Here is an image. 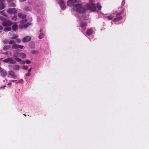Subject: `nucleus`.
Here are the masks:
<instances>
[{
    "label": "nucleus",
    "instance_id": "nucleus-1",
    "mask_svg": "<svg viewBox=\"0 0 149 149\" xmlns=\"http://www.w3.org/2000/svg\"><path fill=\"white\" fill-rule=\"evenodd\" d=\"M93 0H89L91 4H88L85 6V8L83 7L80 4L77 3V0H68L67 2L68 5L69 6H72L73 9L78 13H84L86 9H90L92 11L95 10L96 7L93 3Z\"/></svg>",
    "mask_w": 149,
    "mask_h": 149
},
{
    "label": "nucleus",
    "instance_id": "nucleus-2",
    "mask_svg": "<svg viewBox=\"0 0 149 149\" xmlns=\"http://www.w3.org/2000/svg\"><path fill=\"white\" fill-rule=\"evenodd\" d=\"M12 24V22L11 21L6 19L3 21L2 23V25L4 26H9Z\"/></svg>",
    "mask_w": 149,
    "mask_h": 149
},
{
    "label": "nucleus",
    "instance_id": "nucleus-3",
    "mask_svg": "<svg viewBox=\"0 0 149 149\" xmlns=\"http://www.w3.org/2000/svg\"><path fill=\"white\" fill-rule=\"evenodd\" d=\"M3 61L5 63L9 62L10 63L12 64H15L16 63L15 60L10 58H7L3 60Z\"/></svg>",
    "mask_w": 149,
    "mask_h": 149
},
{
    "label": "nucleus",
    "instance_id": "nucleus-4",
    "mask_svg": "<svg viewBox=\"0 0 149 149\" xmlns=\"http://www.w3.org/2000/svg\"><path fill=\"white\" fill-rule=\"evenodd\" d=\"M31 24L30 22H28L25 24H20L19 26V28L20 29H22L24 28H26Z\"/></svg>",
    "mask_w": 149,
    "mask_h": 149
},
{
    "label": "nucleus",
    "instance_id": "nucleus-5",
    "mask_svg": "<svg viewBox=\"0 0 149 149\" xmlns=\"http://www.w3.org/2000/svg\"><path fill=\"white\" fill-rule=\"evenodd\" d=\"M23 47V45H18L15 43H13L12 46V48L14 49H16L18 48L22 49Z\"/></svg>",
    "mask_w": 149,
    "mask_h": 149
},
{
    "label": "nucleus",
    "instance_id": "nucleus-6",
    "mask_svg": "<svg viewBox=\"0 0 149 149\" xmlns=\"http://www.w3.org/2000/svg\"><path fill=\"white\" fill-rule=\"evenodd\" d=\"M7 12L9 14H13L17 13V10L14 8H10L8 9Z\"/></svg>",
    "mask_w": 149,
    "mask_h": 149
},
{
    "label": "nucleus",
    "instance_id": "nucleus-7",
    "mask_svg": "<svg viewBox=\"0 0 149 149\" xmlns=\"http://www.w3.org/2000/svg\"><path fill=\"white\" fill-rule=\"evenodd\" d=\"M9 75L13 79L17 78V77L15 74L14 72L12 70H10L8 72Z\"/></svg>",
    "mask_w": 149,
    "mask_h": 149
},
{
    "label": "nucleus",
    "instance_id": "nucleus-8",
    "mask_svg": "<svg viewBox=\"0 0 149 149\" xmlns=\"http://www.w3.org/2000/svg\"><path fill=\"white\" fill-rule=\"evenodd\" d=\"M58 4L60 5L62 9L64 10L65 8V6L63 0H60Z\"/></svg>",
    "mask_w": 149,
    "mask_h": 149
},
{
    "label": "nucleus",
    "instance_id": "nucleus-9",
    "mask_svg": "<svg viewBox=\"0 0 149 149\" xmlns=\"http://www.w3.org/2000/svg\"><path fill=\"white\" fill-rule=\"evenodd\" d=\"M123 13V12H121L120 13H118L116 15V17H117L113 19V20L114 21H119L120 20L122 19V17L121 16L118 17V16H119L122 13Z\"/></svg>",
    "mask_w": 149,
    "mask_h": 149
},
{
    "label": "nucleus",
    "instance_id": "nucleus-10",
    "mask_svg": "<svg viewBox=\"0 0 149 149\" xmlns=\"http://www.w3.org/2000/svg\"><path fill=\"white\" fill-rule=\"evenodd\" d=\"M31 39V37L30 36H26L23 38L22 40L23 42H26L30 41Z\"/></svg>",
    "mask_w": 149,
    "mask_h": 149
},
{
    "label": "nucleus",
    "instance_id": "nucleus-11",
    "mask_svg": "<svg viewBox=\"0 0 149 149\" xmlns=\"http://www.w3.org/2000/svg\"><path fill=\"white\" fill-rule=\"evenodd\" d=\"M17 54H18L19 57L22 58H24L26 57V54L24 53H17Z\"/></svg>",
    "mask_w": 149,
    "mask_h": 149
},
{
    "label": "nucleus",
    "instance_id": "nucleus-12",
    "mask_svg": "<svg viewBox=\"0 0 149 149\" xmlns=\"http://www.w3.org/2000/svg\"><path fill=\"white\" fill-rule=\"evenodd\" d=\"M0 72L1 75L3 77L6 76L7 75V72L4 70H1Z\"/></svg>",
    "mask_w": 149,
    "mask_h": 149
},
{
    "label": "nucleus",
    "instance_id": "nucleus-13",
    "mask_svg": "<svg viewBox=\"0 0 149 149\" xmlns=\"http://www.w3.org/2000/svg\"><path fill=\"white\" fill-rule=\"evenodd\" d=\"M18 15L19 18H24L26 17V16L25 15L20 13H18Z\"/></svg>",
    "mask_w": 149,
    "mask_h": 149
},
{
    "label": "nucleus",
    "instance_id": "nucleus-14",
    "mask_svg": "<svg viewBox=\"0 0 149 149\" xmlns=\"http://www.w3.org/2000/svg\"><path fill=\"white\" fill-rule=\"evenodd\" d=\"M29 46L31 48H35V43L33 41H31L29 43Z\"/></svg>",
    "mask_w": 149,
    "mask_h": 149
},
{
    "label": "nucleus",
    "instance_id": "nucleus-15",
    "mask_svg": "<svg viewBox=\"0 0 149 149\" xmlns=\"http://www.w3.org/2000/svg\"><path fill=\"white\" fill-rule=\"evenodd\" d=\"M20 66L18 65H15L13 66V69L15 70H18Z\"/></svg>",
    "mask_w": 149,
    "mask_h": 149
},
{
    "label": "nucleus",
    "instance_id": "nucleus-16",
    "mask_svg": "<svg viewBox=\"0 0 149 149\" xmlns=\"http://www.w3.org/2000/svg\"><path fill=\"white\" fill-rule=\"evenodd\" d=\"M17 25L16 24H15L12 25V28L13 31H16L17 28Z\"/></svg>",
    "mask_w": 149,
    "mask_h": 149
},
{
    "label": "nucleus",
    "instance_id": "nucleus-17",
    "mask_svg": "<svg viewBox=\"0 0 149 149\" xmlns=\"http://www.w3.org/2000/svg\"><path fill=\"white\" fill-rule=\"evenodd\" d=\"M5 8V5L2 2H0V10L3 9Z\"/></svg>",
    "mask_w": 149,
    "mask_h": 149
},
{
    "label": "nucleus",
    "instance_id": "nucleus-18",
    "mask_svg": "<svg viewBox=\"0 0 149 149\" xmlns=\"http://www.w3.org/2000/svg\"><path fill=\"white\" fill-rule=\"evenodd\" d=\"M40 34L39 36L38 37H39V38H40V39H42V38H43V37L44 36V35L42 33V30H40Z\"/></svg>",
    "mask_w": 149,
    "mask_h": 149
},
{
    "label": "nucleus",
    "instance_id": "nucleus-19",
    "mask_svg": "<svg viewBox=\"0 0 149 149\" xmlns=\"http://www.w3.org/2000/svg\"><path fill=\"white\" fill-rule=\"evenodd\" d=\"M10 46L9 45H5L3 47V49L5 51L7 50L10 48Z\"/></svg>",
    "mask_w": 149,
    "mask_h": 149
},
{
    "label": "nucleus",
    "instance_id": "nucleus-20",
    "mask_svg": "<svg viewBox=\"0 0 149 149\" xmlns=\"http://www.w3.org/2000/svg\"><path fill=\"white\" fill-rule=\"evenodd\" d=\"M80 26L82 28H84L86 25V23L85 22H81L80 24Z\"/></svg>",
    "mask_w": 149,
    "mask_h": 149
},
{
    "label": "nucleus",
    "instance_id": "nucleus-21",
    "mask_svg": "<svg viewBox=\"0 0 149 149\" xmlns=\"http://www.w3.org/2000/svg\"><path fill=\"white\" fill-rule=\"evenodd\" d=\"M92 33V31L91 29H89L87 30L86 32V33L87 35H91Z\"/></svg>",
    "mask_w": 149,
    "mask_h": 149
},
{
    "label": "nucleus",
    "instance_id": "nucleus-22",
    "mask_svg": "<svg viewBox=\"0 0 149 149\" xmlns=\"http://www.w3.org/2000/svg\"><path fill=\"white\" fill-rule=\"evenodd\" d=\"M24 9L25 11H28L31 10V8L29 7L26 6L24 8Z\"/></svg>",
    "mask_w": 149,
    "mask_h": 149
},
{
    "label": "nucleus",
    "instance_id": "nucleus-23",
    "mask_svg": "<svg viewBox=\"0 0 149 149\" xmlns=\"http://www.w3.org/2000/svg\"><path fill=\"white\" fill-rule=\"evenodd\" d=\"M11 30L10 28L6 27L4 29V30L5 32L10 31Z\"/></svg>",
    "mask_w": 149,
    "mask_h": 149
},
{
    "label": "nucleus",
    "instance_id": "nucleus-24",
    "mask_svg": "<svg viewBox=\"0 0 149 149\" xmlns=\"http://www.w3.org/2000/svg\"><path fill=\"white\" fill-rule=\"evenodd\" d=\"M22 68L23 70H26L28 69V67L26 65H22Z\"/></svg>",
    "mask_w": 149,
    "mask_h": 149
},
{
    "label": "nucleus",
    "instance_id": "nucleus-25",
    "mask_svg": "<svg viewBox=\"0 0 149 149\" xmlns=\"http://www.w3.org/2000/svg\"><path fill=\"white\" fill-rule=\"evenodd\" d=\"M15 6V4L13 3H9V7H14Z\"/></svg>",
    "mask_w": 149,
    "mask_h": 149
},
{
    "label": "nucleus",
    "instance_id": "nucleus-26",
    "mask_svg": "<svg viewBox=\"0 0 149 149\" xmlns=\"http://www.w3.org/2000/svg\"><path fill=\"white\" fill-rule=\"evenodd\" d=\"M19 53L18 52H16L14 53L13 56L15 58L16 57H17L19 55L18 54H17V53Z\"/></svg>",
    "mask_w": 149,
    "mask_h": 149
},
{
    "label": "nucleus",
    "instance_id": "nucleus-27",
    "mask_svg": "<svg viewBox=\"0 0 149 149\" xmlns=\"http://www.w3.org/2000/svg\"><path fill=\"white\" fill-rule=\"evenodd\" d=\"M27 21V19H23L20 22V23L21 24H24L26 23Z\"/></svg>",
    "mask_w": 149,
    "mask_h": 149
},
{
    "label": "nucleus",
    "instance_id": "nucleus-28",
    "mask_svg": "<svg viewBox=\"0 0 149 149\" xmlns=\"http://www.w3.org/2000/svg\"><path fill=\"white\" fill-rule=\"evenodd\" d=\"M31 53L32 54H37L38 53V51L36 50H33L31 51Z\"/></svg>",
    "mask_w": 149,
    "mask_h": 149
},
{
    "label": "nucleus",
    "instance_id": "nucleus-29",
    "mask_svg": "<svg viewBox=\"0 0 149 149\" xmlns=\"http://www.w3.org/2000/svg\"><path fill=\"white\" fill-rule=\"evenodd\" d=\"M18 37V36L17 35H15V34H13V36L11 38V39H15V38H17Z\"/></svg>",
    "mask_w": 149,
    "mask_h": 149
},
{
    "label": "nucleus",
    "instance_id": "nucleus-30",
    "mask_svg": "<svg viewBox=\"0 0 149 149\" xmlns=\"http://www.w3.org/2000/svg\"><path fill=\"white\" fill-rule=\"evenodd\" d=\"M15 59L17 62H21L22 61V60L17 57H16L15 58Z\"/></svg>",
    "mask_w": 149,
    "mask_h": 149
},
{
    "label": "nucleus",
    "instance_id": "nucleus-31",
    "mask_svg": "<svg viewBox=\"0 0 149 149\" xmlns=\"http://www.w3.org/2000/svg\"><path fill=\"white\" fill-rule=\"evenodd\" d=\"M3 42L4 43L6 44L8 43H9V40L6 39H5L3 41Z\"/></svg>",
    "mask_w": 149,
    "mask_h": 149
},
{
    "label": "nucleus",
    "instance_id": "nucleus-32",
    "mask_svg": "<svg viewBox=\"0 0 149 149\" xmlns=\"http://www.w3.org/2000/svg\"><path fill=\"white\" fill-rule=\"evenodd\" d=\"M113 17L111 15L108 16L107 17V19L109 20L111 19Z\"/></svg>",
    "mask_w": 149,
    "mask_h": 149
},
{
    "label": "nucleus",
    "instance_id": "nucleus-33",
    "mask_svg": "<svg viewBox=\"0 0 149 149\" xmlns=\"http://www.w3.org/2000/svg\"><path fill=\"white\" fill-rule=\"evenodd\" d=\"M97 8L99 9V10H100L101 9V6H100V4L98 3H97Z\"/></svg>",
    "mask_w": 149,
    "mask_h": 149
},
{
    "label": "nucleus",
    "instance_id": "nucleus-34",
    "mask_svg": "<svg viewBox=\"0 0 149 149\" xmlns=\"http://www.w3.org/2000/svg\"><path fill=\"white\" fill-rule=\"evenodd\" d=\"M15 41L14 40H10L9 41V44H13L15 43Z\"/></svg>",
    "mask_w": 149,
    "mask_h": 149
},
{
    "label": "nucleus",
    "instance_id": "nucleus-35",
    "mask_svg": "<svg viewBox=\"0 0 149 149\" xmlns=\"http://www.w3.org/2000/svg\"><path fill=\"white\" fill-rule=\"evenodd\" d=\"M11 19L12 20H13L14 21H15L17 19V17L16 16H14Z\"/></svg>",
    "mask_w": 149,
    "mask_h": 149
},
{
    "label": "nucleus",
    "instance_id": "nucleus-36",
    "mask_svg": "<svg viewBox=\"0 0 149 149\" xmlns=\"http://www.w3.org/2000/svg\"><path fill=\"white\" fill-rule=\"evenodd\" d=\"M6 19L4 18L2 16H0V20L2 21H4Z\"/></svg>",
    "mask_w": 149,
    "mask_h": 149
},
{
    "label": "nucleus",
    "instance_id": "nucleus-37",
    "mask_svg": "<svg viewBox=\"0 0 149 149\" xmlns=\"http://www.w3.org/2000/svg\"><path fill=\"white\" fill-rule=\"evenodd\" d=\"M23 81V80L22 79H20L16 83H21Z\"/></svg>",
    "mask_w": 149,
    "mask_h": 149
},
{
    "label": "nucleus",
    "instance_id": "nucleus-38",
    "mask_svg": "<svg viewBox=\"0 0 149 149\" xmlns=\"http://www.w3.org/2000/svg\"><path fill=\"white\" fill-rule=\"evenodd\" d=\"M16 41L17 43H19L21 42V40L19 38H17L16 39Z\"/></svg>",
    "mask_w": 149,
    "mask_h": 149
},
{
    "label": "nucleus",
    "instance_id": "nucleus-39",
    "mask_svg": "<svg viewBox=\"0 0 149 149\" xmlns=\"http://www.w3.org/2000/svg\"><path fill=\"white\" fill-rule=\"evenodd\" d=\"M25 61H21L20 63L21 64H24L25 63Z\"/></svg>",
    "mask_w": 149,
    "mask_h": 149
},
{
    "label": "nucleus",
    "instance_id": "nucleus-40",
    "mask_svg": "<svg viewBox=\"0 0 149 149\" xmlns=\"http://www.w3.org/2000/svg\"><path fill=\"white\" fill-rule=\"evenodd\" d=\"M27 64H30L31 63V61L29 60H27L25 61Z\"/></svg>",
    "mask_w": 149,
    "mask_h": 149
},
{
    "label": "nucleus",
    "instance_id": "nucleus-41",
    "mask_svg": "<svg viewBox=\"0 0 149 149\" xmlns=\"http://www.w3.org/2000/svg\"><path fill=\"white\" fill-rule=\"evenodd\" d=\"M26 76H29L30 75V73L28 72V73H27V74H26Z\"/></svg>",
    "mask_w": 149,
    "mask_h": 149
},
{
    "label": "nucleus",
    "instance_id": "nucleus-42",
    "mask_svg": "<svg viewBox=\"0 0 149 149\" xmlns=\"http://www.w3.org/2000/svg\"><path fill=\"white\" fill-rule=\"evenodd\" d=\"M125 3V1L124 0H123V1H122V4L123 5Z\"/></svg>",
    "mask_w": 149,
    "mask_h": 149
},
{
    "label": "nucleus",
    "instance_id": "nucleus-43",
    "mask_svg": "<svg viewBox=\"0 0 149 149\" xmlns=\"http://www.w3.org/2000/svg\"><path fill=\"white\" fill-rule=\"evenodd\" d=\"M32 69V68H30L28 70V72L30 73V72L31 71Z\"/></svg>",
    "mask_w": 149,
    "mask_h": 149
},
{
    "label": "nucleus",
    "instance_id": "nucleus-44",
    "mask_svg": "<svg viewBox=\"0 0 149 149\" xmlns=\"http://www.w3.org/2000/svg\"><path fill=\"white\" fill-rule=\"evenodd\" d=\"M3 29V27L1 26H0V30H2Z\"/></svg>",
    "mask_w": 149,
    "mask_h": 149
},
{
    "label": "nucleus",
    "instance_id": "nucleus-45",
    "mask_svg": "<svg viewBox=\"0 0 149 149\" xmlns=\"http://www.w3.org/2000/svg\"><path fill=\"white\" fill-rule=\"evenodd\" d=\"M26 0H19V1H20L21 2H24V1H25Z\"/></svg>",
    "mask_w": 149,
    "mask_h": 149
},
{
    "label": "nucleus",
    "instance_id": "nucleus-46",
    "mask_svg": "<svg viewBox=\"0 0 149 149\" xmlns=\"http://www.w3.org/2000/svg\"><path fill=\"white\" fill-rule=\"evenodd\" d=\"M16 81V80H11V82H12L15 81Z\"/></svg>",
    "mask_w": 149,
    "mask_h": 149
},
{
    "label": "nucleus",
    "instance_id": "nucleus-47",
    "mask_svg": "<svg viewBox=\"0 0 149 149\" xmlns=\"http://www.w3.org/2000/svg\"><path fill=\"white\" fill-rule=\"evenodd\" d=\"M5 87V86H3L1 87V88H2L3 89V88H4Z\"/></svg>",
    "mask_w": 149,
    "mask_h": 149
},
{
    "label": "nucleus",
    "instance_id": "nucleus-48",
    "mask_svg": "<svg viewBox=\"0 0 149 149\" xmlns=\"http://www.w3.org/2000/svg\"><path fill=\"white\" fill-rule=\"evenodd\" d=\"M2 14L5 16H6V15L4 13H3Z\"/></svg>",
    "mask_w": 149,
    "mask_h": 149
},
{
    "label": "nucleus",
    "instance_id": "nucleus-49",
    "mask_svg": "<svg viewBox=\"0 0 149 149\" xmlns=\"http://www.w3.org/2000/svg\"><path fill=\"white\" fill-rule=\"evenodd\" d=\"M10 35H11V33H9L8 34V35L10 36Z\"/></svg>",
    "mask_w": 149,
    "mask_h": 149
},
{
    "label": "nucleus",
    "instance_id": "nucleus-50",
    "mask_svg": "<svg viewBox=\"0 0 149 149\" xmlns=\"http://www.w3.org/2000/svg\"><path fill=\"white\" fill-rule=\"evenodd\" d=\"M1 70H2L1 69V68L0 67V71Z\"/></svg>",
    "mask_w": 149,
    "mask_h": 149
},
{
    "label": "nucleus",
    "instance_id": "nucleus-51",
    "mask_svg": "<svg viewBox=\"0 0 149 149\" xmlns=\"http://www.w3.org/2000/svg\"><path fill=\"white\" fill-rule=\"evenodd\" d=\"M10 84H11V83H8V85H10Z\"/></svg>",
    "mask_w": 149,
    "mask_h": 149
},
{
    "label": "nucleus",
    "instance_id": "nucleus-52",
    "mask_svg": "<svg viewBox=\"0 0 149 149\" xmlns=\"http://www.w3.org/2000/svg\"><path fill=\"white\" fill-rule=\"evenodd\" d=\"M10 55H11V53L10 54Z\"/></svg>",
    "mask_w": 149,
    "mask_h": 149
},
{
    "label": "nucleus",
    "instance_id": "nucleus-53",
    "mask_svg": "<svg viewBox=\"0 0 149 149\" xmlns=\"http://www.w3.org/2000/svg\"><path fill=\"white\" fill-rule=\"evenodd\" d=\"M24 115L25 116H26V115H25V114H24Z\"/></svg>",
    "mask_w": 149,
    "mask_h": 149
},
{
    "label": "nucleus",
    "instance_id": "nucleus-54",
    "mask_svg": "<svg viewBox=\"0 0 149 149\" xmlns=\"http://www.w3.org/2000/svg\"><path fill=\"white\" fill-rule=\"evenodd\" d=\"M1 12H0V13H1Z\"/></svg>",
    "mask_w": 149,
    "mask_h": 149
}]
</instances>
